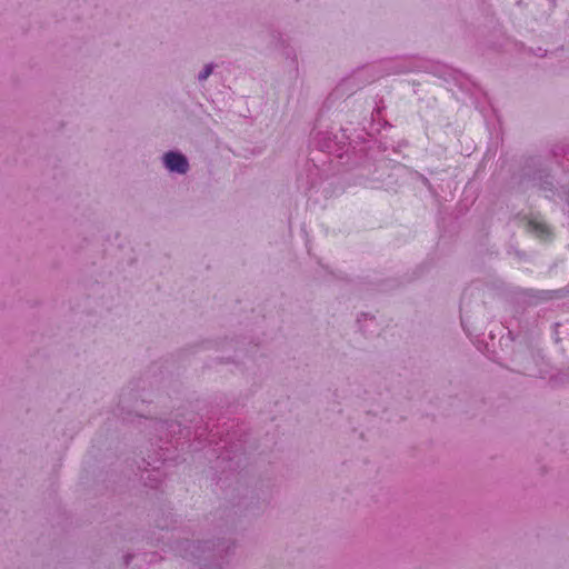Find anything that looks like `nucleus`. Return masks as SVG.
Listing matches in <instances>:
<instances>
[{
	"label": "nucleus",
	"mask_w": 569,
	"mask_h": 569,
	"mask_svg": "<svg viewBox=\"0 0 569 569\" xmlns=\"http://www.w3.org/2000/svg\"><path fill=\"white\" fill-rule=\"evenodd\" d=\"M532 297L541 300H550L560 297V290H538Z\"/></svg>",
	"instance_id": "15"
},
{
	"label": "nucleus",
	"mask_w": 569,
	"mask_h": 569,
	"mask_svg": "<svg viewBox=\"0 0 569 569\" xmlns=\"http://www.w3.org/2000/svg\"><path fill=\"white\" fill-rule=\"evenodd\" d=\"M161 163L169 173L183 176L190 170L188 157L178 149L164 152L161 156Z\"/></svg>",
	"instance_id": "7"
},
{
	"label": "nucleus",
	"mask_w": 569,
	"mask_h": 569,
	"mask_svg": "<svg viewBox=\"0 0 569 569\" xmlns=\"http://www.w3.org/2000/svg\"><path fill=\"white\" fill-rule=\"evenodd\" d=\"M552 327H553V339L558 343L560 341V338H559V327H560V323L559 322H555Z\"/></svg>",
	"instance_id": "18"
},
{
	"label": "nucleus",
	"mask_w": 569,
	"mask_h": 569,
	"mask_svg": "<svg viewBox=\"0 0 569 569\" xmlns=\"http://www.w3.org/2000/svg\"><path fill=\"white\" fill-rule=\"evenodd\" d=\"M159 367L152 366L140 378L131 380L122 388L113 415L121 421L128 423L138 422L148 427L150 445L156 446L154 452L142 458L139 469L142 470L141 478L144 486L158 489L163 481V472L160 467L173 459L171 448H177L181 437L190 439L193 436L191 446L194 450L203 449L207 445L213 446L212 451L217 453L212 481L226 496L229 497L231 509L227 515L224 523L217 525L214 539H192L181 533L196 537L197 525L193 521L182 523L172 515L162 512L161 517L154 519L156 527L170 536L168 547L177 556L187 559L198 566V569H222L224 558L233 552L234 540L227 536L234 528L233 516L257 517L264 512L270 506L273 492L270 487L249 488L243 485L241 475L247 466L246 442L247 435L243 425L234 420L224 422L222 426H184L177 420H157L146 415L143 407L152 402V391L159 387L161 380L157 378Z\"/></svg>",
	"instance_id": "1"
},
{
	"label": "nucleus",
	"mask_w": 569,
	"mask_h": 569,
	"mask_svg": "<svg viewBox=\"0 0 569 569\" xmlns=\"http://www.w3.org/2000/svg\"><path fill=\"white\" fill-rule=\"evenodd\" d=\"M528 231L536 234L541 240H549L551 238V231L549 227L540 221L530 220L528 222Z\"/></svg>",
	"instance_id": "10"
},
{
	"label": "nucleus",
	"mask_w": 569,
	"mask_h": 569,
	"mask_svg": "<svg viewBox=\"0 0 569 569\" xmlns=\"http://www.w3.org/2000/svg\"><path fill=\"white\" fill-rule=\"evenodd\" d=\"M389 70H390L391 72H393V73H406V72H408V71H409V69H408V68L402 67V66H400V64H397V66H395V67H391V68H389Z\"/></svg>",
	"instance_id": "17"
},
{
	"label": "nucleus",
	"mask_w": 569,
	"mask_h": 569,
	"mask_svg": "<svg viewBox=\"0 0 569 569\" xmlns=\"http://www.w3.org/2000/svg\"><path fill=\"white\" fill-rule=\"evenodd\" d=\"M218 68V64L216 62H209L203 66V68L198 72L196 76V79L199 83H203Z\"/></svg>",
	"instance_id": "13"
},
{
	"label": "nucleus",
	"mask_w": 569,
	"mask_h": 569,
	"mask_svg": "<svg viewBox=\"0 0 569 569\" xmlns=\"http://www.w3.org/2000/svg\"><path fill=\"white\" fill-rule=\"evenodd\" d=\"M367 317H368V313L362 312V313H360V315L358 316L357 321H358V322H361V321H362V319H367Z\"/></svg>",
	"instance_id": "19"
},
{
	"label": "nucleus",
	"mask_w": 569,
	"mask_h": 569,
	"mask_svg": "<svg viewBox=\"0 0 569 569\" xmlns=\"http://www.w3.org/2000/svg\"><path fill=\"white\" fill-rule=\"evenodd\" d=\"M203 349H216L218 351H227L229 349L234 350V356H221L217 357L216 361L219 363H238L239 361H243L244 358H252L253 353L257 351L259 342H252V340H248L247 337H242L241 340L233 341L230 340H207L201 343Z\"/></svg>",
	"instance_id": "4"
},
{
	"label": "nucleus",
	"mask_w": 569,
	"mask_h": 569,
	"mask_svg": "<svg viewBox=\"0 0 569 569\" xmlns=\"http://www.w3.org/2000/svg\"><path fill=\"white\" fill-rule=\"evenodd\" d=\"M521 181L531 182L535 187H538L545 192H550L551 198L555 196L556 183L555 178L551 174V168L549 162L539 156L528 157L521 169Z\"/></svg>",
	"instance_id": "3"
},
{
	"label": "nucleus",
	"mask_w": 569,
	"mask_h": 569,
	"mask_svg": "<svg viewBox=\"0 0 569 569\" xmlns=\"http://www.w3.org/2000/svg\"><path fill=\"white\" fill-rule=\"evenodd\" d=\"M529 51L530 53L537 57H545L547 54V50L541 47H538L536 49L530 48Z\"/></svg>",
	"instance_id": "16"
},
{
	"label": "nucleus",
	"mask_w": 569,
	"mask_h": 569,
	"mask_svg": "<svg viewBox=\"0 0 569 569\" xmlns=\"http://www.w3.org/2000/svg\"><path fill=\"white\" fill-rule=\"evenodd\" d=\"M323 174L322 170L318 164L315 163V159L307 162L297 178V187L306 196H310L312 192L319 190L322 183Z\"/></svg>",
	"instance_id": "6"
},
{
	"label": "nucleus",
	"mask_w": 569,
	"mask_h": 569,
	"mask_svg": "<svg viewBox=\"0 0 569 569\" xmlns=\"http://www.w3.org/2000/svg\"><path fill=\"white\" fill-rule=\"evenodd\" d=\"M472 296V288H468L463 291L462 293V297H461V303H460V312H461V316H460V319H461V326L463 328V330L470 335L471 332H469V329L467 328V317L463 315V308L466 306V300Z\"/></svg>",
	"instance_id": "14"
},
{
	"label": "nucleus",
	"mask_w": 569,
	"mask_h": 569,
	"mask_svg": "<svg viewBox=\"0 0 569 569\" xmlns=\"http://www.w3.org/2000/svg\"><path fill=\"white\" fill-rule=\"evenodd\" d=\"M268 34L270 37L271 43L279 50H282L291 44L289 38L286 37L283 32L273 27L268 28Z\"/></svg>",
	"instance_id": "11"
},
{
	"label": "nucleus",
	"mask_w": 569,
	"mask_h": 569,
	"mask_svg": "<svg viewBox=\"0 0 569 569\" xmlns=\"http://www.w3.org/2000/svg\"><path fill=\"white\" fill-rule=\"evenodd\" d=\"M362 73L361 71H358L357 73H353L345 79H342L339 84L333 89L331 92V97L335 98H341L343 96L350 97L355 92H357L359 89L366 86V81H359V76Z\"/></svg>",
	"instance_id": "8"
},
{
	"label": "nucleus",
	"mask_w": 569,
	"mask_h": 569,
	"mask_svg": "<svg viewBox=\"0 0 569 569\" xmlns=\"http://www.w3.org/2000/svg\"><path fill=\"white\" fill-rule=\"evenodd\" d=\"M313 146L327 153L330 163H337L338 171H357L355 183L367 188L379 189L383 187L385 163L377 164L371 156V141L358 134L351 138L347 129L338 131H319L312 140Z\"/></svg>",
	"instance_id": "2"
},
{
	"label": "nucleus",
	"mask_w": 569,
	"mask_h": 569,
	"mask_svg": "<svg viewBox=\"0 0 569 569\" xmlns=\"http://www.w3.org/2000/svg\"><path fill=\"white\" fill-rule=\"evenodd\" d=\"M124 565L129 566L131 561H136V566L142 569L144 565H150L158 560L157 552L127 553L123 557Z\"/></svg>",
	"instance_id": "9"
},
{
	"label": "nucleus",
	"mask_w": 569,
	"mask_h": 569,
	"mask_svg": "<svg viewBox=\"0 0 569 569\" xmlns=\"http://www.w3.org/2000/svg\"><path fill=\"white\" fill-rule=\"evenodd\" d=\"M539 360L540 355L535 350L531 341L526 336H518V341H516L510 357V361L513 365L512 370L530 377L538 376L540 373L537 369Z\"/></svg>",
	"instance_id": "5"
},
{
	"label": "nucleus",
	"mask_w": 569,
	"mask_h": 569,
	"mask_svg": "<svg viewBox=\"0 0 569 569\" xmlns=\"http://www.w3.org/2000/svg\"><path fill=\"white\" fill-rule=\"evenodd\" d=\"M280 51H281V54L283 56V58L290 62V67L297 71L298 70V56H297V51H296L295 47L290 44L289 47H286L284 49H282Z\"/></svg>",
	"instance_id": "12"
}]
</instances>
